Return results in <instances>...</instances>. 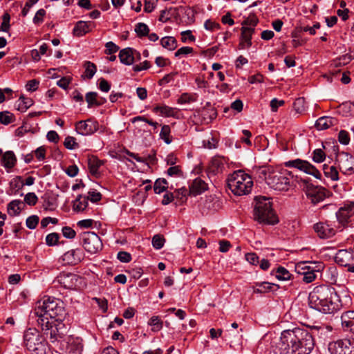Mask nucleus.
<instances>
[{
    "label": "nucleus",
    "instance_id": "1",
    "mask_svg": "<svg viewBox=\"0 0 354 354\" xmlns=\"http://www.w3.org/2000/svg\"><path fill=\"white\" fill-rule=\"evenodd\" d=\"M280 339L284 354H310L315 346L312 334L300 328L283 330Z\"/></svg>",
    "mask_w": 354,
    "mask_h": 354
},
{
    "label": "nucleus",
    "instance_id": "2",
    "mask_svg": "<svg viewBox=\"0 0 354 354\" xmlns=\"http://www.w3.org/2000/svg\"><path fill=\"white\" fill-rule=\"evenodd\" d=\"M308 303L311 308L325 314L334 313L342 307L334 288L324 285L315 287L310 292Z\"/></svg>",
    "mask_w": 354,
    "mask_h": 354
},
{
    "label": "nucleus",
    "instance_id": "3",
    "mask_svg": "<svg viewBox=\"0 0 354 354\" xmlns=\"http://www.w3.org/2000/svg\"><path fill=\"white\" fill-rule=\"evenodd\" d=\"M35 314L38 317L37 322L42 328L49 326L51 321H63L66 315L63 302L49 296H44L37 303Z\"/></svg>",
    "mask_w": 354,
    "mask_h": 354
},
{
    "label": "nucleus",
    "instance_id": "4",
    "mask_svg": "<svg viewBox=\"0 0 354 354\" xmlns=\"http://www.w3.org/2000/svg\"><path fill=\"white\" fill-rule=\"evenodd\" d=\"M259 178L265 180L268 185L277 191H288L293 183V176L287 170H273L261 167L257 170Z\"/></svg>",
    "mask_w": 354,
    "mask_h": 354
},
{
    "label": "nucleus",
    "instance_id": "5",
    "mask_svg": "<svg viewBox=\"0 0 354 354\" xmlns=\"http://www.w3.org/2000/svg\"><path fill=\"white\" fill-rule=\"evenodd\" d=\"M255 206L254 208V218L260 223L275 225L279 222L275 214L270 199L264 196L255 198Z\"/></svg>",
    "mask_w": 354,
    "mask_h": 354
},
{
    "label": "nucleus",
    "instance_id": "6",
    "mask_svg": "<svg viewBox=\"0 0 354 354\" xmlns=\"http://www.w3.org/2000/svg\"><path fill=\"white\" fill-rule=\"evenodd\" d=\"M227 186L234 195L243 196L251 192L253 181L250 176L238 170L228 176Z\"/></svg>",
    "mask_w": 354,
    "mask_h": 354
},
{
    "label": "nucleus",
    "instance_id": "7",
    "mask_svg": "<svg viewBox=\"0 0 354 354\" xmlns=\"http://www.w3.org/2000/svg\"><path fill=\"white\" fill-rule=\"evenodd\" d=\"M24 344L34 354H41L44 351V338L36 328H30L24 332Z\"/></svg>",
    "mask_w": 354,
    "mask_h": 354
},
{
    "label": "nucleus",
    "instance_id": "8",
    "mask_svg": "<svg viewBox=\"0 0 354 354\" xmlns=\"http://www.w3.org/2000/svg\"><path fill=\"white\" fill-rule=\"evenodd\" d=\"M81 242L84 250L93 254L102 249V243L100 236L93 232H84L80 235Z\"/></svg>",
    "mask_w": 354,
    "mask_h": 354
},
{
    "label": "nucleus",
    "instance_id": "9",
    "mask_svg": "<svg viewBox=\"0 0 354 354\" xmlns=\"http://www.w3.org/2000/svg\"><path fill=\"white\" fill-rule=\"evenodd\" d=\"M304 190L307 198L314 205L322 202L330 196V192L326 188L310 183H306L304 187Z\"/></svg>",
    "mask_w": 354,
    "mask_h": 354
},
{
    "label": "nucleus",
    "instance_id": "10",
    "mask_svg": "<svg viewBox=\"0 0 354 354\" xmlns=\"http://www.w3.org/2000/svg\"><path fill=\"white\" fill-rule=\"evenodd\" d=\"M42 330L47 331L46 335L49 336L52 343L61 342L64 339L66 332V328L65 325L62 323V321H51L49 322V326L47 327L44 326V328H42Z\"/></svg>",
    "mask_w": 354,
    "mask_h": 354
},
{
    "label": "nucleus",
    "instance_id": "11",
    "mask_svg": "<svg viewBox=\"0 0 354 354\" xmlns=\"http://www.w3.org/2000/svg\"><path fill=\"white\" fill-rule=\"evenodd\" d=\"M328 350L331 354H354V339H343L330 343Z\"/></svg>",
    "mask_w": 354,
    "mask_h": 354
},
{
    "label": "nucleus",
    "instance_id": "12",
    "mask_svg": "<svg viewBox=\"0 0 354 354\" xmlns=\"http://www.w3.org/2000/svg\"><path fill=\"white\" fill-rule=\"evenodd\" d=\"M354 216V202H346L336 212V218L339 225L346 227L351 221Z\"/></svg>",
    "mask_w": 354,
    "mask_h": 354
},
{
    "label": "nucleus",
    "instance_id": "13",
    "mask_svg": "<svg viewBox=\"0 0 354 354\" xmlns=\"http://www.w3.org/2000/svg\"><path fill=\"white\" fill-rule=\"evenodd\" d=\"M286 165L288 167L297 168L308 174L313 176L316 178L319 179L321 178V174L319 170L306 160L295 159L288 161L286 163Z\"/></svg>",
    "mask_w": 354,
    "mask_h": 354
},
{
    "label": "nucleus",
    "instance_id": "14",
    "mask_svg": "<svg viewBox=\"0 0 354 354\" xmlns=\"http://www.w3.org/2000/svg\"><path fill=\"white\" fill-rule=\"evenodd\" d=\"M99 129V124L96 120L88 119L81 120L75 124L77 132L82 136H89L93 134Z\"/></svg>",
    "mask_w": 354,
    "mask_h": 354
},
{
    "label": "nucleus",
    "instance_id": "15",
    "mask_svg": "<svg viewBox=\"0 0 354 354\" xmlns=\"http://www.w3.org/2000/svg\"><path fill=\"white\" fill-rule=\"evenodd\" d=\"M57 282L66 289H75L82 278L73 273H61L57 277Z\"/></svg>",
    "mask_w": 354,
    "mask_h": 354
},
{
    "label": "nucleus",
    "instance_id": "16",
    "mask_svg": "<svg viewBox=\"0 0 354 354\" xmlns=\"http://www.w3.org/2000/svg\"><path fill=\"white\" fill-rule=\"evenodd\" d=\"M84 258V253L80 248L71 249L66 252L62 257L64 264L77 265Z\"/></svg>",
    "mask_w": 354,
    "mask_h": 354
},
{
    "label": "nucleus",
    "instance_id": "17",
    "mask_svg": "<svg viewBox=\"0 0 354 354\" xmlns=\"http://www.w3.org/2000/svg\"><path fill=\"white\" fill-rule=\"evenodd\" d=\"M313 229L321 239H328L333 236L336 230L328 222H319L314 225Z\"/></svg>",
    "mask_w": 354,
    "mask_h": 354
},
{
    "label": "nucleus",
    "instance_id": "18",
    "mask_svg": "<svg viewBox=\"0 0 354 354\" xmlns=\"http://www.w3.org/2000/svg\"><path fill=\"white\" fill-rule=\"evenodd\" d=\"M340 170L344 174L354 172V158L347 153H342L339 160Z\"/></svg>",
    "mask_w": 354,
    "mask_h": 354
},
{
    "label": "nucleus",
    "instance_id": "19",
    "mask_svg": "<svg viewBox=\"0 0 354 354\" xmlns=\"http://www.w3.org/2000/svg\"><path fill=\"white\" fill-rule=\"evenodd\" d=\"M341 325L344 331L354 334V310H347L342 314Z\"/></svg>",
    "mask_w": 354,
    "mask_h": 354
},
{
    "label": "nucleus",
    "instance_id": "20",
    "mask_svg": "<svg viewBox=\"0 0 354 354\" xmlns=\"http://www.w3.org/2000/svg\"><path fill=\"white\" fill-rule=\"evenodd\" d=\"M208 188L207 184L201 178H195L189 187L190 195L197 196L201 194Z\"/></svg>",
    "mask_w": 354,
    "mask_h": 354
},
{
    "label": "nucleus",
    "instance_id": "21",
    "mask_svg": "<svg viewBox=\"0 0 354 354\" xmlns=\"http://www.w3.org/2000/svg\"><path fill=\"white\" fill-rule=\"evenodd\" d=\"M254 32L252 28L245 26L241 28V40L239 44L240 49H246L252 46V36Z\"/></svg>",
    "mask_w": 354,
    "mask_h": 354
},
{
    "label": "nucleus",
    "instance_id": "22",
    "mask_svg": "<svg viewBox=\"0 0 354 354\" xmlns=\"http://www.w3.org/2000/svg\"><path fill=\"white\" fill-rule=\"evenodd\" d=\"M83 346L78 339L68 338L66 342V354H82Z\"/></svg>",
    "mask_w": 354,
    "mask_h": 354
},
{
    "label": "nucleus",
    "instance_id": "23",
    "mask_svg": "<svg viewBox=\"0 0 354 354\" xmlns=\"http://www.w3.org/2000/svg\"><path fill=\"white\" fill-rule=\"evenodd\" d=\"M87 162L88 170L91 174L95 177L99 176V169L104 164L103 161L98 159L97 156H88Z\"/></svg>",
    "mask_w": 354,
    "mask_h": 354
},
{
    "label": "nucleus",
    "instance_id": "24",
    "mask_svg": "<svg viewBox=\"0 0 354 354\" xmlns=\"http://www.w3.org/2000/svg\"><path fill=\"white\" fill-rule=\"evenodd\" d=\"M352 259H353L352 252H351L346 250H339L335 257V262L341 266H348V263H350V261Z\"/></svg>",
    "mask_w": 354,
    "mask_h": 354
},
{
    "label": "nucleus",
    "instance_id": "25",
    "mask_svg": "<svg viewBox=\"0 0 354 354\" xmlns=\"http://www.w3.org/2000/svg\"><path fill=\"white\" fill-rule=\"evenodd\" d=\"M1 164L8 170L9 171L12 168L15 167L17 162V158L12 151H7L4 153L1 158Z\"/></svg>",
    "mask_w": 354,
    "mask_h": 354
},
{
    "label": "nucleus",
    "instance_id": "26",
    "mask_svg": "<svg viewBox=\"0 0 354 354\" xmlns=\"http://www.w3.org/2000/svg\"><path fill=\"white\" fill-rule=\"evenodd\" d=\"M93 23L79 21L73 28V34L77 37H82L92 30Z\"/></svg>",
    "mask_w": 354,
    "mask_h": 354
},
{
    "label": "nucleus",
    "instance_id": "27",
    "mask_svg": "<svg viewBox=\"0 0 354 354\" xmlns=\"http://www.w3.org/2000/svg\"><path fill=\"white\" fill-rule=\"evenodd\" d=\"M135 50L131 48H126L120 51L119 59L125 65H131L134 62Z\"/></svg>",
    "mask_w": 354,
    "mask_h": 354
},
{
    "label": "nucleus",
    "instance_id": "28",
    "mask_svg": "<svg viewBox=\"0 0 354 354\" xmlns=\"http://www.w3.org/2000/svg\"><path fill=\"white\" fill-rule=\"evenodd\" d=\"M221 207L219 200L214 196L210 195L206 196L203 203V209L208 211H216Z\"/></svg>",
    "mask_w": 354,
    "mask_h": 354
},
{
    "label": "nucleus",
    "instance_id": "29",
    "mask_svg": "<svg viewBox=\"0 0 354 354\" xmlns=\"http://www.w3.org/2000/svg\"><path fill=\"white\" fill-rule=\"evenodd\" d=\"M337 124V119L331 117H321L315 123L316 128L318 130L327 129L329 127L334 126Z\"/></svg>",
    "mask_w": 354,
    "mask_h": 354
},
{
    "label": "nucleus",
    "instance_id": "30",
    "mask_svg": "<svg viewBox=\"0 0 354 354\" xmlns=\"http://www.w3.org/2000/svg\"><path fill=\"white\" fill-rule=\"evenodd\" d=\"M225 162V160L222 157H214L211 161L210 169L214 173H221L224 169Z\"/></svg>",
    "mask_w": 354,
    "mask_h": 354
},
{
    "label": "nucleus",
    "instance_id": "31",
    "mask_svg": "<svg viewBox=\"0 0 354 354\" xmlns=\"http://www.w3.org/2000/svg\"><path fill=\"white\" fill-rule=\"evenodd\" d=\"M88 198L79 195L73 201V209L76 212L84 211L88 206Z\"/></svg>",
    "mask_w": 354,
    "mask_h": 354
},
{
    "label": "nucleus",
    "instance_id": "32",
    "mask_svg": "<svg viewBox=\"0 0 354 354\" xmlns=\"http://www.w3.org/2000/svg\"><path fill=\"white\" fill-rule=\"evenodd\" d=\"M33 104V101L30 98L25 97L21 95L16 102L17 109L21 112H25Z\"/></svg>",
    "mask_w": 354,
    "mask_h": 354
},
{
    "label": "nucleus",
    "instance_id": "33",
    "mask_svg": "<svg viewBox=\"0 0 354 354\" xmlns=\"http://www.w3.org/2000/svg\"><path fill=\"white\" fill-rule=\"evenodd\" d=\"M161 46L169 50H174L177 48V41L174 37L166 36L160 40Z\"/></svg>",
    "mask_w": 354,
    "mask_h": 354
},
{
    "label": "nucleus",
    "instance_id": "34",
    "mask_svg": "<svg viewBox=\"0 0 354 354\" xmlns=\"http://www.w3.org/2000/svg\"><path fill=\"white\" fill-rule=\"evenodd\" d=\"M21 202L19 200H13L8 204L7 211L10 216H15L20 214Z\"/></svg>",
    "mask_w": 354,
    "mask_h": 354
},
{
    "label": "nucleus",
    "instance_id": "35",
    "mask_svg": "<svg viewBox=\"0 0 354 354\" xmlns=\"http://www.w3.org/2000/svg\"><path fill=\"white\" fill-rule=\"evenodd\" d=\"M153 111L156 113H159L162 115L169 117L173 116L174 115V113L176 112V109L169 107L166 105L157 106L153 108Z\"/></svg>",
    "mask_w": 354,
    "mask_h": 354
},
{
    "label": "nucleus",
    "instance_id": "36",
    "mask_svg": "<svg viewBox=\"0 0 354 354\" xmlns=\"http://www.w3.org/2000/svg\"><path fill=\"white\" fill-rule=\"evenodd\" d=\"M323 169L324 174L327 178H330L333 180H337L339 179L338 171L335 167L324 165Z\"/></svg>",
    "mask_w": 354,
    "mask_h": 354
},
{
    "label": "nucleus",
    "instance_id": "37",
    "mask_svg": "<svg viewBox=\"0 0 354 354\" xmlns=\"http://www.w3.org/2000/svg\"><path fill=\"white\" fill-rule=\"evenodd\" d=\"M15 117L13 113L4 111L0 112V122L3 124L8 125L10 123L14 122Z\"/></svg>",
    "mask_w": 354,
    "mask_h": 354
},
{
    "label": "nucleus",
    "instance_id": "38",
    "mask_svg": "<svg viewBox=\"0 0 354 354\" xmlns=\"http://www.w3.org/2000/svg\"><path fill=\"white\" fill-rule=\"evenodd\" d=\"M170 133L171 129L169 125L165 124L162 127L160 133V137L165 141L166 144H170L172 141L171 138H170Z\"/></svg>",
    "mask_w": 354,
    "mask_h": 354
},
{
    "label": "nucleus",
    "instance_id": "39",
    "mask_svg": "<svg viewBox=\"0 0 354 354\" xmlns=\"http://www.w3.org/2000/svg\"><path fill=\"white\" fill-rule=\"evenodd\" d=\"M195 101H196L195 94L184 93L178 97L177 102L178 104H183L194 102Z\"/></svg>",
    "mask_w": 354,
    "mask_h": 354
},
{
    "label": "nucleus",
    "instance_id": "40",
    "mask_svg": "<svg viewBox=\"0 0 354 354\" xmlns=\"http://www.w3.org/2000/svg\"><path fill=\"white\" fill-rule=\"evenodd\" d=\"M135 31L139 37H142L149 35V28L147 24L138 23L136 25Z\"/></svg>",
    "mask_w": 354,
    "mask_h": 354
},
{
    "label": "nucleus",
    "instance_id": "41",
    "mask_svg": "<svg viewBox=\"0 0 354 354\" xmlns=\"http://www.w3.org/2000/svg\"><path fill=\"white\" fill-rule=\"evenodd\" d=\"M167 182L165 178H159L156 180L153 186L155 193L160 194L166 190Z\"/></svg>",
    "mask_w": 354,
    "mask_h": 354
},
{
    "label": "nucleus",
    "instance_id": "42",
    "mask_svg": "<svg viewBox=\"0 0 354 354\" xmlns=\"http://www.w3.org/2000/svg\"><path fill=\"white\" fill-rule=\"evenodd\" d=\"M24 186L22 178L21 176H16L10 182V187L12 189L17 192L23 188Z\"/></svg>",
    "mask_w": 354,
    "mask_h": 354
},
{
    "label": "nucleus",
    "instance_id": "43",
    "mask_svg": "<svg viewBox=\"0 0 354 354\" xmlns=\"http://www.w3.org/2000/svg\"><path fill=\"white\" fill-rule=\"evenodd\" d=\"M290 273L283 267H279L276 272V277L279 280H288L290 279Z\"/></svg>",
    "mask_w": 354,
    "mask_h": 354
},
{
    "label": "nucleus",
    "instance_id": "44",
    "mask_svg": "<svg viewBox=\"0 0 354 354\" xmlns=\"http://www.w3.org/2000/svg\"><path fill=\"white\" fill-rule=\"evenodd\" d=\"M128 155L129 156L132 157L133 158H134L136 161H138L139 162L146 163L147 165H148L149 162H151L154 160L153 156H151V155H149L146 157L145 156L141 157L138 154L131 153V152H128Z\"/></svg>",
    "mask_w": 354,
    "mask_h": 354
},
{
    "label": "nucleus",
    "instance_id": "45",
    "mask_svg": "<svg viewBox=\"0 0 354 354\" xmlns=\"http://www.w3.org/2000/svg\"><path fill=\"white\" fill-rule=\"evenodd\" d=\"M168 176L180 178L183 176V172L179 165L170 167L167 171Z\"/></svg>",
    "mask_w": 354,
    "mask_h": 354
},
{
    "label": "nucleus",
    "instance_id": "46",
    "mask_svg": "<svg viewBox=\"0 0 354 354\" xmlns=\"http://www.w3.org/2000/svg\"><path fill=\"white\" fill-rule=\"evenodd\" d=\"M165 239L162 235L156 234L152 238V245L156 250L161 249L165 243Z\"/></svg>",
    "mask_w": 354,
    "mask_h": 354
},
{
    "label": "nucleus",
    "instance_id": "47",
    "mask_svg": "<svg viewBox=\"0 0 354 354\" xmlns=\"http://www.w3.org/2000/svg\"><path fill=\"white\" fill-rule=\"evenodd\" d=\"M97 93L96 92H88L86 95V101L88 103V107L92 105L99 106L100 103H99L97 100Z\"/></svg>",
    "mask_w": 354,
    "mask_h": 354
},
{
    "label": "nucleus",
    "instance_id": "48",
    "mask_svg": "<svg viewBox=\"0 0 354 354\" xmlns=\"http://www.w3.org/2000/svg\"><path fill=\"white\" fill-rule=\"evenodd\" d=\"M326 158V154L321 149H317L313 151V160L315 162H322Z\"/></svg>",
    "mask_w": 354,
    "mask_h": 354
},
{
    "label": "nucleus",
    "instance_id": "49",
    "mask_svg": "<svg viewBox=\"0 0 354 354\" xmlns=\"http://www.w3.org/2000/svg\"><path fill=\"white\" fill-rule=\"evenodd\" d=\"M85 66H86V69H85L86 76L88 79H91L93 77V75H95V73H96V70H97L96 66L90 62H87L85 64Z\"/></svg>",
    "mask_w": 354,
    "mask_h": 354
},
{
    "label": "nucleus",
    "instance_id": "50",
    "mask_svg": "<svg viewBox=\"0 0 354 354\" xmlns=\"http://www.w3.org/2000/svg\"><path fill=\"white\" fill-rule=\"evenodd\" d=\"M10 16L8 13H5L3 15V21L0 26V31L8 32L10 29Z\"/></svg>",
    "mask_w": 354,
    "mask_h": 354
},
{
    "label": "nucleus",
    "instance_id": "51",
    "mask_svg": "<svg viewBox=\"0 0 354 354\" xmlns=\"http://www.w3.org/2000/svg\"><path fill=\"white\" fill-rule=\"evenodd\" d=\"M316 278L315 270L313 268H310V269L304 274L303 276L302 280L306 283H310L313 281Z\"/></svg>",
    "mask_w": 354,
    "mask_h": 354
},
{
    "label": "nucleus",
    "instance_id": "52",
    "mask_svg": "<svg viewBox=\"0 0 354 354\" xmlns=\"http://www.w3.org/2000/svg\"><path fill=\"white\" fill-rule=\"evenodd\" d=\"M64 145L68 149H74L78 147L76 139L72 136H67L64 142Z\"/></svg>",
    "mask_w": 354,
    "mask_h": 354
},
{
    "label": "nucleus",
    "instance_id": "53",
    "mask_svg": "<svg viewBox=\"0 0 354 354\" xmlns=\"http://www.w3.org/2000/svg\"><path fill=\"white\" fill-rule=\"evenodd\" d=\"M39 220V217L36 215L29 216L26 221L27 227L30 230L35 229L38 225Z\"/></svg>",
    "mask_w": 354,
    "mask_h": 354
},
{
    "label": "nucleus",
    "instance_id": "54",
    "mask_svg": "<svg viewBox=\"0 0 354 354\" xmlns=\"http://www.w3.org/2000/svg\"><path fill=\"white\" fill-rule=\"evenodd\" d=\"M304 103L305 100L304 97H299L295 100L293 104V106L297 113H301L304 111Z\"/></svg>",
    "mask_w": 354,
    "mask_h": 354
},
{
    "label": "nucleus",
    "instance_id": "55",
    "mask_svg": "<svg viewBox=\"0 0 354 354\" xmlns=\"http://www.w3.org/2000/svg\"><path fill=\"white\" fill-rule=\"evenodd\" d=\"M59 241V235L57 233H50L46 237V243L49 246L55 245Z\"/></svg>",
    "mask_w": 354,
    "mask_h": 354
},
{
    "label": "nucleus",
    "instance_id": "56",
    "mask_svg": "<svg viewBox=\"0 0 354 354\" xmlns=\"http://www.w3.org/2000/svg\"><path fill=\"white\" fill-rule=\"evenodd\" d=\"M38 201L37 195L33 192H29L25 195L24 201L29 205H35Z\"/></svg>",
    "mask_w": 354,
    "mask_h": 354
},
{
    "label": "nucleus",
    "instance_id": "57",
    "mask_svg": "<svg viewBox=\"0 0 354 354\" xmlns=\"http://www.w3.org/2000/svg\"><path fill=\"white\" fill-rule=\"evenodd\" d=\"M138 121H143V122L149 124V125L153 126L155 129L159 125L158 122H153L152 120H149L147 119L145 116H136L131 119L132 123H135L136 122H138Z\"/></svg>",
    "mask_w": 354,
    "mask_h": 354
},
{
    "label": "nucleus",
    "instance_id": "58",
    "mask_svg": "<svg viewBox=\"0 0 354 354\" xmlns=\"http://www.w3.org/2000/svg\"><path fill=\"white\" fill-rule=\"evenodd\" d=\"M258 23V19L255 17H249L245 19L243 23V26H245L248 28H252L254 32V28Z\"/></svg>",
    "mask_w": 354,
    "mask_h": 354
},
{
    "label": "nucleus",
    "instance_id": "59",
    "mask_svg": "<svg viewBox=\"0 0 354 354\" xmlns=\"http://www.w3.org/2000/svg\"><path fill=\"white\" fill-rule=\"evenodd\" d=\"M46 15V11L44 9L41 8L37 10L36 12L34 18H33V23L35 24H39L43 22L44 21V17Z\"/></svg>",
    "mask_w": 354,
    "mask_h": 354
},
{
    "label": "nucleus",
    "instance_id": "60",
    "mask_svg": "<svg viewBox=\"0 0 354 354\" xmlns=\"http://www.w3.org/2000/svg\"><path fill=\"white\" fill-rule=\"evenodd\" d=\"M339 142L342 145H348L350 141L348 133L344 130H342L339 132L338 136Z\"/></svg>",
    "mask_w": 354,
    "mask_h": 354
},
{
    "label": "nucleus",
    "instance_id": "61",
    "mask_svg": "<svg viewBox=\"0 0 354 354\" xmlns=\"http://www.w3.org/2000/svg\"><path fill=\"white\" fill-rule=\"evenodd\" d=\"M63 236L66 239H73L76 235L75 231L70 227H64L62 230Z\"/></svg>",
    "mask_w": 354,
    "mask_h": 354
},
{
    "label": "nucleus",
    "instance_id": "62",
    "mask_svg": "<svg viewBox=\"0 0 354 354\" xmlns=\"http://www.w3.org/2000/svg\"><path fill=\"white\" fill-rule=\"evenodd\" d=\"M118 259L122 263H129L131 261V255L130 253L124 251H120L118 253Z\"/></svg>",
    "mask_w": 354,
    "mask_h": 354
},
{
    "label": "nucleus",
    "instance_id": "63",
    "mask_svg": "<svg viewBox=\"0 0 354 354\" xmlns=\"http://www.w3.org/2000/svg\"><path fill=\"white\" fill-rule=\"evenodd\" d=\"M105 53L107 55H111L116 53L119 50V47L112 41H109L105 45Z\"/></svg>",
    "mask_w": 354,
    "mask_h": 354
},
{
    "label": "nucleus",
    "instance_id": "64",
    "mask_svg": "<svg viewBox=\"0 0 354 354\" xmlns=\"http://www.w3.org/2000/svg\"><path fill=\"white\" fill-rule=\"evenodd\" d=\"M310 268L311 267L309 266H307L306 263L302 262V263H298L296 266L295 270L298 274L304 276V274L306 272V271L309 270L310 269Z\"/></svg>",
    "mask_w": 354,
    "mask_h": 354
}]
</instances>
